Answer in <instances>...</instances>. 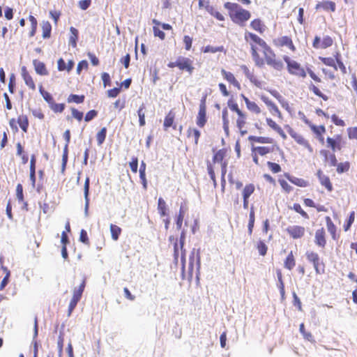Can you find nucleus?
Returning a JSON list of instances; mask_svg holds the SVG:
<instances>
[{"mask_svg":"<svg viewBox=\"0 0 357 357\" xmlns=\"http://www.w3.org/2000/svg\"><path fill=\"white\" fill-rule=\"evenodd\" d=\"M41 29L43 38H49L51 36L52 25L49 21H43L41 23Z\"/></svg>","mask_w":357,"mask_h":357,"instance_id":"c9c22d12","label":"nucleus"},{"mask_svg":"<svg viewBox=\"0 0 357 357\" xmlns=\"http://www.w3.org/2000/svg\"><path fill=\"white\" fill-rule=\"evenodd\" d=\"M206 98L207 94H204L202 97L199 103V112L196 117V123L199 128H204L207 123Z\"/></svg>","mask_w":357,"mask_h":357,"instance_id":"f8f14e48","label":"nucleus"},{"mask_svg":"<svg viewBox=\"0 0 357 357\" xmlns=\"http://www.w3.org/2000/svg\"><path fill=\"white\" fill-rule=\"evenodd\" d=\"M273 44L278 48L286 47L290 52H295L296 47L292 38L289 36H282L273 40Z\"/></svg>","mask_w":357,"mask_h":357,"instance_id":"2eb2a0df","label":"nucleus"},{"mask_svg":"<svg viewBox=\"0 0 357 357\" xmlns=\"http://www.w3.org/2000/svg\"><path fill=\"white\" fill-rule=\"evenodd\" d=\"M296 265V259L293 252L291 251L284 261V267L289 271H291Z\"/></svg>","mask_w":357,"mask_h":357,"instance_id":"f704fd0d","label":"nucleus"},{"mask_svg":"<svg viewBox=\"0 0 357 357\" xmlns=\"http://www.w3.org/2000/svg\"><path fill=\"white\" fill-rule=\"evenodd\" d=\"M84 95H76V94H70L68 98V102H75L77 104L82 103L84 100Z\"/></svg>","mask_w":357,"mask_h":357,"instance_id":"6e6d98bb","label":"nucleus"},{"mask_svg":"<svg viewBox=\"0 0 357 357\" xmlns=\"http://www.w3.org/2000/svg\"><path fill=\"white\" fill-rule=\"evenodd\" d=\"M248 140L251 144L252 160L257 165H261L259 157L266 156L279 149L275 140L270 137L250 135Z\"/></svg>","mask_w":357,"mask_h":357,"instance_id":"7ed1b4c3","label":"nucleus"},{"mask_svg":"<svg viewBox=\"0 0 357 357\" xmlns=\"http://www.w3.org/2000/svg\"><path fill=\"white\" fill-rule=\"evenodd\" d=\"M185 240V231L183 229L181 232L179 239L174 236H170L169 237V241L170 243L173 244L174 248V259L176 264H178V257L181 256V272L182 274L185 272V253L186 251L184 249V244Z\"/></svg>","mask_w":357,"mask_h":357,"instance_id":"39448f33","label":"nucleus"},{"mask_svg":"<svg viewBox=\"0 0 357 357\" xmlns=\"http://www.w3.org/2000/svg\"><path fill=\"white\" fill-rule=\"evenodd\" d=\"M255 191V185L253 183H248L244 186L242 190V197L250 198Z\"/></svg>","mask_w":357,"mask_h":357,"instance_id":"79ce46f5","label":"nucleus"},{"mask_svg":"<svg viewBox=\"0 0 357 357\" xmlns=\"http://www.w3.org/2000/svg\"><path fill=\"white\" fill-rule=\"evenodd\" d=\"M86 287V280L84 279L82 283L79 284L78 288H75L73 289V297L70 301L68 305V315H70L72 312L75 308L77 303L80 301L82 298V295Z\"/></svg>","mask_w":357,"mask_h":357,"instance_id":"4468645a","label":"nucleus"},{"mask_svg":"<svg viewBox=\"0 0 357 357\" xmlns=\"http://www.w3.org/2000/svg\"><path fill=\"white\" fill-rule=\"evenodd\" d=\"M243 99L245 103L247 109L252 113L259 114L261 113V109L259 105L254 101H251L248 98L242 95Z\"/></svg>","mask_w":357,"mask_h":357,"instance_id":"c85d7f7f","label":"nucleus"},{"mask_svg":"<svg viewBox=\"0 0 357 357\" xmlns=\"http://www.w3.org/2000/svg\"><path fill=\"white\" fill-rule=\"evenodd\" d=\"M241 70L248 79L256 87L261 88L263 86V81L255 74L254 68H250L246 65H241Z\"/></svg>","mask_w":357,"mask_h":357,"instance_id":"dca6fc26","label":"nucleus"},{"mask_svg":"<svg viewBox=\"0 0 357 357\" xmlns=\"http://www.w3.org/2000/svg\"><path fill=\"white\" fill-rule=\"evenodd\" d=\"M337 169L336 171L338 174H342L344 172H347L349 170L350 163L349 162H340L339 164H336Z\"/></svg>","mask_w":357,"mask_h":357,"instance_id":"5fc2aeb1","label":"nucleus"},{"mask_svg":"<svg viewBox=\"0 0 357 357\" xmlns=\"http://www.w3.org/2000/svg\"><path fill=\"white\" fill-rule=\"evenodd\" d=\"M109 227L112 238L114 241H117L119 238L120 234H121V229L119 226L114 224H111Z\"/></svg>","mask_w":357,"mask_h":357,"instance_id":"de8ad7c7","label":"nucleus"},{"mask_svg":"<svg viewBox=\"0 0 357 357\" xmlns=\"http://www.w3.org/2000/svg\"><path fill=\"white\" fill-rule=\"evenodd\" d=\"M320 155L324 158V162H330L331 166H335L337 164V159L335 153L331 151V150L321 149L319 151Z\"/></svg>","mask_w":357,"mask_h":357,"instance_id":"5701e85b","label":"nucleus"},{"mask_svg":"<svg viewBox=\"0 0 357 357\" xmlns=\"http://www.w3.org/2000/svg\"><path fill=\"white\" fill-rule=\"evenodd\" d=\"M251 28L262 34L266 30V25L262 22L260 19H255L250 22Z\"/></svg>","mask_w":357,"mask_h":357,"instance_id":"2f4dec72","label":"nucleus"},{"mask_svg":"<svg viewBox=\"0 0 357 357\" xmlns=\"http://www.w3.org/2000/svg\"><path fill=\"white\" fill-rule=\"evenodd\" d=\"M33 66L34 67V70L36 73L42 76H45L49 74L48 70L46 68V66L44 62L40 61L38 59L33 60Z\"/></svg>","mask_w":357,"mask_h":357,"instance_id":"bb28decb","label":"nucleus"},{"mask_svg":"<svg viewBox=\"0 0 357 357\" xmlns=\"http://www.w3.org/2000/svg\"><path fill=\"white\" fill-rule=\"evenodd\" d=\"M201 133L200 132L195 128H189L187 130V136L188 137L194 138V142L195 145L198 144L199 139L200 137Z\"/></svg>","mask_w":357,"mask_h":357,"instance_id":"58836bf2","label":"nucleus"},{"mask_svg":"<svg viewBox=\"0 0 357 357\" xmlns=\"http://www.w3.org/2000/svg\"><path fill=\"white\" fill-rule=\"evenodd\" d=\"M296 213H299L304 219H309L308 214L302 208L301 206L298 203H294L291 208Z\"/></svg>","mask_w":357,"mask_h":357,"instance_id":"603ef678","label":"nucleus"},{"mask_svg":"<svg viewBox=\"0 0 357 357\" xmlns=\"http://www.w3.org/2000/svg\"><path fill=\"white\" fill-rule=\"evenodd\" d=\"M227 155V149H222L216 151L213 157L212 162L207 161V171L210 176L211 179L213 181V184L215 188L217 186V181L215 178V174L214 171L213 164L218 162L220 163L221 169L222 168V165L224 163L226 164V167H227V161L224 160L225 158Z\"/></svg>","mask_w":357,"mask_h":357,"instance_id":"0eeeda50","label":"nucleus"},{"mask_svg":"<svg viewBox=\"0 0 357 357\" xmlns=\"http://www.w3.org/2000/svg\"><path fill=\"white\" fill-rule=\"evenodd\" d=\"M309 90L312 92L315 96L321 98L325 101L328 100V96L326 95L324 92H322L318 86L315 85L313 83H310L308 86Z\"/></svg>","mask_w":357,"mask_h":357,"instance_id":"473e14b6","label":"nucleus"},{"mask_svg":"<svg viewBox=\"0 0 357 357\" xmlns=\"http://www.w3.org/2000/svg\"><path fill=\"white\" fill-rule=\"evenodd\" d=\"M39 91H40V94L42 95L43 98L45 99V100L49 104V105L51 103H52V102L54 101L53 97L49 92H47L43 89L42 85H40L39 86Z\"/></svg>","mask_w":357,"mask_h":357,"instance_id":"864d4df0","label":"nucleus"},{"mask_svg":"<svg viewBox=\"0 0 357 357\" xmlns=\"http://www.w3.org/2000/svg\"><path fill=\"white\" fill-rule=\"evenodd\" d=\"M314 243L319 248H324L326 245V234L324 227L316 230L314 234Z\"/></svg>","mask_w":357,"mask_h":357,"instance_id":"412c9836","label":"nucleus"},{"mask_svg":"<svg viewBox=\"0 0 357 357\" xmlns=\"http://www.w3.org/2000/svg\"><path fill=\"white\" fill-rule=\"evenodd\" d=\"M244 38L250 45L251 56L256 66L262 68L267 64L278 71L284 69L282 61L264 39L250 31L245 32Z\"/></svg>","mask_w":357,"mask_h":357,"instance_id":"f257e3e1","label":"nucleus"},{"mask_svg":"<svg viewBox=\"0 0 357 357\" xmlns=\"http://www.w3.org/2000/svg\"><path fill=\"white\" fill-rule=\"evenodd\" d=\"M70 36L69 38V43L73 47L77 46V41L78 40L79 31L75 27L71 26L70 29Z\"/></svg>","mask_w":357,"mask_h":357,"instance_id":"37998d69","label":"nucleus"},{"mask_svg":"<svg viewBox=\"0 0 357 357\" xmlns=\"http://www.w3.org/2000/svg\"><path fill=\"white\" fill-rule=\"evenodd\" d=\"M196 266V269L197 272H199V269L201 267V256H200V249L193 248L190 252L189 257V266H188V274L190 278H192L194 266Z\"/></svg>","mask_w":357,"mask_h":357,"instance_id":"9b49d317","label":"nucleus"},{"mask_svg":"<svg viewBox=\"0 0 357 357\" xmlns=\"http://www.w3.org/2000/svg\"><path fill=\"white\" fill-rule=\"evenodd\" d=\"M266 165L273 174H278L282 171L281 166L276 162L268 161Z\"/></svg>","mask_w":357,"mask_h":357,"instance_id":"4d7b16f0","label":"nucleus"},{"mask_svg":"<svg viewBox=\"0 0 357 357\" xmlns=\"http://www.w3.org/2000/svg\"><path fill=\"white\" fill-rule=\"evenodd\" d=\"M287 233L293 239H299L304 237L305 234V228L301 225L289 226L286 229Z\"/></svg>","mask_w":357,"mask_h":357,"instance_id":"6ab92c4d","label":"nucleus"},{"mask_svg":"<svg viewBox=\"0 0 357 357\" xmlns=\"http://www.w3.org/2000/svg\"><path fill=\"white\" fill-rule=\"evenodd\" d=\"M89 185H90V179L89 177H86L84 181V199H85V206H84V211L85 215H88L89 207Z\"/></svg>","mask_w":357,"mask_h":357,"instance_id":"c756f323","label":"nucleus"},{"mask_svg":"<svg viewBox=\"0 0 357 357\" xmlns=\"http://www.w3.org/2000/svg\"><path fill=\"white\" fill-rule=\"evenodd\" d=\"M206 10L215 18H216L219 21H224L225 17L224 15L220 13L219 11L215 9V8L212 6H210L208 7Z\"/></svg>","mask_w":357,"mask_h":357,"instance_id":"8fccbe9b","label":"nucleus"},{"mask_svg":"<svg viewBox=\"0 0 357 357\" xmlns=\"http://www.w3.org/2000/svg\"><path fill=\"white\" fill-rule=\"evenodd\" d=\"M331 121L335 125V126H341V127H344L345 126V122L344 120H342V119L339 118V116L336 114H333L331 116Z\"/></svg>","mask_w":357,"mask_h":357,"instance_id":"e2e57ef3","label":"nucleus"},{"mask_svg":"<svg viewBox=\"0 0 357 357\" xmlns=\"http://www.w3.org/2000/svg\"><path fill=\"white\" fill-rule=\"evenodd\" d=\"M175 121V113L171 109L169 111V112L166 114L164 123H163V128L165 130H167L169 128L172 127L173 129H176V125L174 123Z\"/></svg>","mask_w":357,"mask_h":357,"instance_id":"393cba45","label":"nucleus"},{"mask_svg":"<svg viewBox=\"0 0 357 357\" xmlns=\"http://www.w3.org/2000/svg\"><path fill=\"white\" fill-rule=\"evenodd\" d=\"M348 137L351 139H357V127H350L347 129Z\"/></svg>","mask_w":357,"mask_h":357,"instance_id":"774afa93","label":"nucleus"},{"mask_svg":"<svg viewBox=\"0 0 357 357\" xmlns=\"http://www.w3.org/2000/svg\"><path fill=\"white\" fill-rule=\"evenodd\" d=\"M220 73L223 78L229 84H232L234 87L237 88L238 89H241L240 83L236 79L234 75L232 73L227 71L225 69H222Z\"/></svg>","mask_w":357,"mask_h":357,"instance_id":"a878e982","label":"nucleus"},{"mask_svg":"<svg viewBox=\"0 0 357 357\" xmlns=\"http://www.w3.org/2000/svg\"><path fill=\"white\" fill-rule=\"evenodd\" d=\"M17 124L20 126V128L22 130V131L25 133L27 132L29 126V122L27 116L24 114L20 115L17 117Z\"/></svg>","mask_w":357,"mask_h":357,"instance_id":"72a5a7b5","label":"nucleus"},{"mask_svg":"<svg viewBox=\"0 0 357 357\" xmlns=\"http://www.w3.org/2000/svg\"><path fill=\"white\" fill-rule=\"evenodd\" d=\"M153 32L155 37H158L162 40L165 39V33L159 27L153 26Z\"/></svg>","mask_w":357,"mask_h":357,"instance_id":"0e129e2a","label":"nucleus"},{"mask_svg":"<svg viewBox=\"0 0 357 357\" xmlns=\"http://www.w3.org/2000/svg\"><path fill=\"white\" fill-rule=\"evenodd\" d=\"M29 20L31 22V30L29 35V37H33L35 36L37 31L38 22L36 18L31 15L29 16Z\"/></svg>","mask_w":357,"mask_h":357,"instance_id":"49530a36","label":"nucleus"},{"mask_svg":"<svg viewBox=\"0 0 357 357\" xmlns=\"http://www.w3.org/2000/svg\"><path fill=\"white\" fill-rule=\"evenodd\" d=\"M79 241L86 245L90 244V241H89L88 234H87V232L86 230L82 229L80 231Z\"/></svg>","mask_w":357,"mask_h":357,"instance_id":"69168bd1","label":"nucleus"},{"mask_svg":"<svg viewBox=\"0 0 357 357\" xmlns=\"http://www.w3.org/2000/svg\"><path fill=\"white\" fill-rule=\"evenodd\" d=\"M290 136L294 139V141L299 145L302 146L303 148L306 149L310 153H312L314 151V149L310 142L305 138L303 135L301 134L294 131L291 129L289 131Z\"/></svg>","mask_w":357,"mask_h":357,"instance_id":"f3484780","label":"nucleus"},{"mask_svg":"<svg viewBox=\"0 0 357 357\" xmlns=\"http://www.w3.org/2000/svg\"><path fill=\"white\" fill-rule=\"evenodd\" d=\"M1 269L6 273V275L3 278L0 284V291H2L9 282V278L10 276V271L7 267L1 266Z\"/></svg>","mask_w":357,"mask_h":357,"instance_id":"09e8293b","label":"nucleus"},{"mask_svg":"<svg viewBox=\"0 0 357 357\" xmlns=\"http://www.w3.org/2000/svg\"><path fill=\"white\" fill-rule=\"evenodd\" d=\"M317 176L319 180L321 185L326 188L328 192H331L333 189V185L331 182L330 178L324 174L321 169H319L317 172Z\"/></svg>","mask_w":357,"mask_h":357,"instance_id":"b1692460","label":"nucleus"},{"mask_svg":"<svg viewBox=\"0 0 357 357\" xmlns=\"http://www.w3.org/2000/svg\"><path fill=\"white\" fill-rule=\"evenodd\" d=\"M319 59L322 62L323 64L330 66L334 68V70H337V65L335 63V57H323L319 56Z\"/></svg>","mask_w":357,"mask_h":357,"instance_id":"c03bdc74","label":"nucleus"},{"mask_svg":"<svg viewBox=\"0 0 357 357\" xmlns=\"http://www.w3.org/2000/svg\"><path fill=\"white\" fill-rule=\"evenodd\" d=\"M305 256L307 261L313 265L316 274L321 275L325 273V263L317 252L308 250L305 252Z\"/></svg>","mask_w":357,"mask_h":357,"instance_id":"6e6552de","label":"nucleus"},{"mask_svg":"<svg viewBox=\"0 0 357 357\" xmlns=\"http://www.w3.org/2000/svg\"><path fill=\"white\" fill-rule=\"evenodd\" d=\"M355 220V212L353 211L349 213V216L347 222L344 224L343 228L345 231L350 229L351 225L354 223Z\"/></svg>","mask_w":357,"mask_h":357,"instance_id":"13d9d810","label":"nucleus"},{"mask_svg":"<svg viewBox=\"0 0 357 357\" xmlns=\"http://www.w3.org/2000/svg\"><path fill=\"white\" fill-rule=\"evenodd\" d=\"M334 56L335 57L337 69L339 68L343 75L347 74V68L342 61L341 54L339 52H336Z\"/></svg>","mask_w":357,"mask_h":357,"instance_id":"e433bc0d","label":"nucleus"},{"mask_svg":"<svg viewBox=\"0 0 357 357\" xmlns=\"http://www.w3.org/2000/svg\"><path fill=\"white\" fill-rule=\"evenodd\" d=\"M51 109L56 113H61L65 109L64 103H56L54 100L50 105Z\"/></svg>","mask_w":357,"mask_h":357,"instance_id":"bf43d9fd","label":"nucleus"},{"mask_svg":"<svg viewBox=\"0 0 357 357\" xmlns=\"http://www.w3.org/2000/svg\"><path fill=\"white\" fill-rule=\"evenodd\" d=\"M333 40L329 36H324L322 39L316 36L312 42V47L314 49H326L333 45Z\"/></svg>","mask_w":357,"mask_h":357,"instance_id":"a211bd4d","label":"nucleus"},{"mask_svg":"<svg viewBox=\"0 0 357 357\" xmlns=\"http://www.w3.org/2000/svg\"><path fill=\"white\" fill-rule=\"evenodd\" d=\"M169 68H178L180 70L186 71L190 75L194 71L193 61L189 58L179 56L176 61H171L167 64Z\"/></svg>","mask_w":357,"mask_h":357,"instance_id":"1a4fd4ad","label":"nucleus"},{"mask_svg":"<svg viewBox=\"0 0 357 357\" xmlns=\"http://www.w3.org/2000/svg\"><path fill=\"white\" fill-rule=\"evenodd\" d=\"M224 50L223 46L213 47L211 45H207L204 48L203 52L204 53H215L218 52H223Z\"/></svg>","mask_w":357,"mask_h":357,"instance_id":"052dcab7","label":"nucleus"},{"mask_svg":"<svg viewBox=\"0 0 357 357\" xmlns=\"http://www.w3.org/2000/svg\"><path fill=\"white\" fill-rule=\"evenodd\" d=\"M344 146V140L342 135H335L333 137H328L326 139V147L332 152L340 151Z\"/></svg>","mask_w":357,"mask_h":357,"instance_id":"ddd939ff","label":"nucleus"},{"mask_svg":"<svg viewBox=\"0 0 357 357\" xmlns=\"http://www.w3.org/2000/svg\"><path fill=\"white\" fill-rule=\"evenodd\" d=\"M303 122L309 127L310 130L314 135V137L318 140V142L324 145L325 143L324 134L326 132V129L325 126L324 125H315L312 123L309 119L306 117L303 119Z\"/></svg>","mask_w":357,"mask_h":357,"instance_id":"9d476101","label":"nucleus"},{"mask_svg":"<svg viewBox=\"0 0 357 357\" xmlns=\"http://www.w3.org/2000/svg\"><path fill=\"white\" fill-rule=\"evenodd\" d=\"M21 76L28 88L33 91H35L36 86L34 79L26 66H22L21 68Z\"/></svg>","mask_w":357,"mask_h":357,"instance_id":"aec40b11","label":"nucleus"},{"mask_svg":"<svg viewBox=\"0 0 357 357\" xmlns=\"http://www.w3.org/2000/svg\"><path fill=\"white\" fill-rule=\"evenodd\" d=\"M267 125L273 130L277 132L283 139H286L287 136L282 128L272 119L267 118L266 119Z\"/></svg>","mask_w":357,"mask_h":357,"instance_id":"7c9ffc66","label":"nucleus"},{"mask_svg":"<svg viewBox=\"0 0 357 357\" xmlns=\"http://www.w3.org/2000/svg\"><path fill=\"white\" fill-rule=\"evenodd\" d=\"M279 183L281 188L287 192L289 193L292 190V187L284 179H279Z\"/></svg>","mask_w":357,"mask_h":357,"instance_id":"338daca9","label":"nucleus"},{"mask_svg":"<svg viewBox=\"0 0 357 357\" xmlns=\"http://www.w3.org/2000/svg\"><path fill=\"white\" fill-rule=\"evenodd\" d=\"M107 135V128L105 127L101 128V130L96 134V140L99 146L102 145L105 140Z\"/></svg>","mask_w":357,"mask_h":357,"instance_id":"3c124183","label":"nucleus"},{"mask_svg":"<svg viewBox=\"0 0 357 357\" xmlns=\"http://www.w3.org/2000/svg\"><path fill=\"white\" fill-rule=\"evenodd\" d=\"M255 221V213L254 206H252L249 214V222L248 225V234L252 235Z\"/></svg>","mask_w":357,"mask_h":357,"instance_id":"4c0bfd02","label":"nucleus"},{"mask_svg":"<svg viewBox=\"0 0 357 357\" xmlns=\"http://www.w3.org/2000/svg\"><path fill=\"white\" fill-rule=\"evenodd\" d=\"M145 111H146V105L145 104L142 103L138 110H137V115L139 116V123L140 126H144L146 124L145 121Z\"/></svg>","mask_w":357,"mask_h":357,"instance_id":"a18cd8bd","label":"nucleus"},{"mask_svg":"<svg viewBox=\"0 0 357 357\" xmlns=\"http://www.w3.org/2000/svg\"><path fill=\"white\" fill-rule=\"evenodd\" d=\"M336 8L335 3L331 1H323L317 3L316 10L323 9L326 11L335 12Z\"/></svg>","mask_w":357,"mask_h":357,"instance_id":"cd10ccee","label":"nucleus"},{"mask_svg":"<svg viewBox=\"0 0 357 357\" xmlns=\"http://www.w3.org/2000/svg\"><path fill=\"white\" fill-rule=\"evenodd\" d=\"M158 211L161 217L167 215L166 202L162 197H160L158 201Z\"/></svg>","mask_w":357,"mask_h":357,"instance_id":"ea45409f","label":"nucleus"},{"mask_svg":"<svg viewBox=\"0 0 357 357\" xmlns=\"http://www.w3.org/2000/svg\"><path fill=\"white\" fill-rule=\"evenodd\" d=\"M327 230L331 236L333 240L337 241L340 238V234L337 232V229L335 225L332 221L329 216L325 218Z\"/></svg>","mask_w":357,"mask_h":357,"instance_id":"4be33fe9","label":"nucleus"},{"mask_svg":"<svg viewBox=\"0 0 357 357\" xmlns=\"http://www.w3.org/2000/svg\"><path fill=\"white\" fill-rule=\"evenodd\" d=\"M288 180L293 184L298 187H307L309 185L308 181L301 178L291 177L289 176H287Z\"/></svg>","mask_w":357,"mask_h":357,"instance_id":"a19ab883","label":"nucleus"},{"mask_svg":"<svg viewBox=\"0 0 357 357\" xmlns=\"http://www.w3.org/2000/svg\"><path fill=\"white\" fill-rule=\"evenodd\" d=\"M224 7L228 10L229 15L235 24L244 25L251 17L248 10L243 9L236 3L226 2Z\"/></svg>","mask_w":357,"mask_h":357,"instance_id":"423d86ee","label":"nucleus"},{"mask_svg":"<svg viewBox=\"0 0 357 357\" xmlns=\"http://www.w3.org/2000/svg\"><path fill=\"white\" fill-rule=\"evenodd\" d=\"M257 249L261 256H265L267 253L268 248L264 242L259 241L257 244Z\"/></svg>","mask_w":357,"mask_h":357,"instance_id":"680f3d73","label":"nucleus"},{"mask_svg":"<svg viewBox=\"0 0 357 357\" xmlns=\"http://www.w3.org/2000/svg\"><path fill=\"white\" fill-rule=\"evenodd\" d=\"M228 107L222 111V127L227 136L229 135L230 126H234L241 136L248 133V114L241 110L238 105L235 102L229 101Z\"/></svg>","mask_w":357,"mask_h":357,"instance_id":"f03ea898","label":"nucleus"},{"mask_svg":"<svg viewBox=\"0 0 357 357\" xmlns=\"http://www.w3.org/2000/svg\"><path fill=\"white\" fill-rule=\"evenodd\" d=\"M283 60L287 64V72L295 77L304 79L307 73L316 83H321L322 79L311 68H307L306 70L298 61L291 59L289 56L284 55Z\"/></svg>","mask_w":357,"mask_h":357,"instance_id":"20e7f679","label":"nucleus"}]
</instances>
